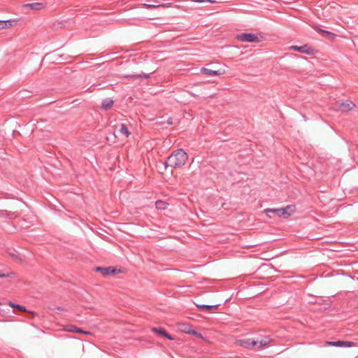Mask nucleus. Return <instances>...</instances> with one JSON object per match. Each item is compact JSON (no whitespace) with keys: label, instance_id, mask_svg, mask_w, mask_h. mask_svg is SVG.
Segmentation results:
<instances>
[{"label":"nucleus","instance_id":"nucleus-1","mask_svg":"<svg viewBox=\"0 0 358 358\" xmlns=\"http://www.w3.org/2000/svg\"><path fill=\"white\" fill-rule=\"evenodd\" d=\"M188 159L187 154L182 149L173 152L168 158L166 166L178 169L183 166Z\"/></svg>","mask_w":358,"mask_h":358},{"label":"nucleus","instance_id":"nucleus-2","mask_svg":"<svg viewBox=\"0 0 358 358\" xmlns=\"http://www.w3.org/2000/svg\"><path fill=\"white\" fill-rule=\"evenodd\" d=\"M266 213L269 212L275 213L279 217L288 218L296 212L294 205H289L282 208H267L264 210Z\"/></svg>","mask_w":358,"mask_h":358},{"label":"nucleus","instance_id":"nucleus-3","mask_svg":"<svg viewBox=\"0 0 358 358\" xmlns=\"http://www.w3.org/2000/svg\"><path fill=\"white\" fill-rule=\"evenodd\" d=\"M236 38L242 42L259 43L262 41V37L254 34L245 33L238 35Z\"/></svg>","mask_w":358,"mask_h":358},{"label":"nucleus","instance_id":"nucleus-4","mask_svg":"<svg viewBox=\"0 0 358 358\" xmlns=\"http://www.w3.org/2000/svg\"><path fill=\"white\" fill-rule=\"evenodd\" d=\"M236 345L247 349H255L258 342L250 338L239 339L236 341Z\"/></svg>","mask_w":358,"mask_h":358},{"label":"nucleus","instance_id":"nucleus-5","mask_svg":"<svg viewBox=\"0 0 358 358\" xmlns=\"http://www.w3.org/2000/svg\"><path fill=\"white\" fill-rule=\"evenodd\" d=\"M336 104L338 110L343 113L349 112L353 110L355 107V104L350 100L342 102H337Z\"/></svg>","mask_w":358,"mask_h":358},{"label":"nucleus","instance_id":"nucleus-6","mask_svg":"<svg viewBox=\"0 0 358 358\" xmlns=\"http://www.w3.org/2000/svg\"><path fill=\"white\" fill-rule=\"evenodd\" d=\"M324 346H335V347H354L355 343L351 341H326Z\"/></svg>","mask_w":358,"mask_h":358},{"label":"nucleus","instance_id":"nucleus-7","mask_svg":"<svg viewBox=\"0 0 358 358\" xmlns=\"http://www.w3.org/2000/svg\"><path fill=\"white\" fill-rule=\"evenodd\" d=\"M289 49L298 51L299 52L306 53L307 55H313L315 52V50L313 48L309 47L308 45H304L302 46L292 45Z\"/></svg>","mask_w":358,"mask_h":358},{"label":"nucleus","instance_id":"nucleus-8","mask_svg":"<svg viewBox=\"0 0 358 358\" xmlns=\"http://www.w3.org/2000/svg\"><path fill=\"white\" fill-rule=\"evenodd\" d=\"M15 20H0V30L7 29L13 27L17 24Z\"/></svg>","mask_w":358,"mask_h":358},{"label":"nucleus","instance_id":"nucleus-9","mask_svg":"<svg viewBox=\"0 0 358 358\" xmlns=\"http://www.w3.org/2000/svg\"><path fill=\"white\" fill-rule=\"evenodd\" d=\"M196 307L201 310H207V311H213V310H215L217 309V308L219 307L220 304H214V305H204V304H202V303H196Z\"/></svg>","mask_w":358,"mask_h":358},{"label":"nucleus","instance_id":"nucleus-10","mask_svg":"<svg viewBox=\"0 0 358 358\" xmlns=\"http://www.w3.org/2000/svg\"><path fill=\"white\" fill-rule=\"evenodd\" d=\"M201 72L208 76H219L223 74L224 71L222 69L212 70L207 68H202Z\"/></svg>","mask_w":358,"mask_h":358},{"label":"nucleus","instance_id":"nucleus-11","mask_svg":"<svg viewBox=\"0 0 358 358\" xmlns=\"http://www.w3.org/2000/svg\"><path fill=\"white\" fill-rule=\"evenodd\" d=\"M64 330L65 331H69V332L74 331V332H77V333H79V334H85V335L91 334V333L90 331H83L81 329L77 328L76 327H75L73 325L66 326L64 328Z\"/></svg>","mask_w":358,"mask_h":358},{"label":"nucleus","instance_id":"nucleus-12","mask_svg":"<svg viewBox=\"0 0 358 358\" xmlns=\"http://www.w3.org/2000/svg\"><path fill=\"white\" fill-rule=\"evenodd\" d=\"M178 328L181 331L189 334H196V331L192 329V327L187 324L180 323L178 324Z\"/></svg>","mask_w":358,"mask_h":358},{"label":"nucleus","instance_id":"nucleus-13","mask_svg":"<svg viewBox=\"0 0 358 358\" xmlns=\"http://www.w3.org/2000/svg\"><path fill=\"white\" fill-rule=\"evenodd\" d=\"M25 7L29 8L34 10H40L45 7V5L42 3L36 2L32 3H28L24 5Z\"/></svg>","mask_w":358,"mask_h":358},{"label":"nucleus","instance_id":"nucleus-14","mask_svg":"<svg viewBox=\"0 0 358 358\" xmlns=\"http://www.w3.org/2000/svg\"><path fill=\"white\" fill-rule=\"evenodd\" d=\"M113 103H114V101L111 99H110V98L105 99L102 101L101 108L105 110H109L110 108H111Z\"/></svg>","mask_w":358,"mask_h":358},{"label":"nucleus","instance_id":"nucleus-15","mask_svg":"<svg viewBox=\"0 0 358 358\" xmlns=\"http://www.w3.org/2000/svg\"><path fill=\"white\" fill-rule=\"evenodd\" d=\"M314 29L319 33L324 34L325 36L328 37L331 40H334L335 38L336 35L331 32L322 29L318 27H314Z\"/></svg>","mask_w":358,"mask_h":358},{"label":"nucleus","instance_id":"nucleus-16","mask_svg":"<svg viewBox=\"0 0 358 358\" xmlns=\"http://www.w3.org/2000/svg\"><path fill=\"white\" fill-rule=\"evenodd\" d=\"M97 271H101L104 275H108L115 273V269L112 267L101 268L98 267Z\"/></svg>","mask_w":358,"mask_h":358},{"label":"nucleus","instance_id":"nucleus-17","mask_svg":"<svg viewBox=\"0 0 358 358\" xmlns=\"http://www.w3.org/2000/svg\"><path fill=\"white\" fill-rule=\"evenodd\" d=\"M119 134L124 136L125 138H127L130 135V131H129L127 127L122 124L120 125V128L119 129Z\"/></svg>","mask_w":358,"mask_h":358},{"label":"nucleus","instance_id":"nucleus-18","mask_svg":"<svg viewBox=\"0 0 358 358\" xmlns=\"http://www.w3.org/2000/svg\"><path fill=\"white\" fill-rule=\"evenodd\" d=\"M152 331L162 335V336H164V337L167 338L168 339H170V340H173V338L169 335L164 330H163L162 329H157V328H153L152 329Z\"/></svg>","mask_w":358,"mask_h":358},{"label":"nucleus","instance_id":"nucleus-19","mask_svg":"<svg viewBox=\"0 0 358 358\" xmlns=\"http://www.w3.org/2000/svg\"><path fill=\"white\" fill-rule=\"evenodd\" d=\"M257 342H258V345H256L255 348L261 349L263 346L267 345L269 343L270 341L265 338V339H262L260 341H257Z\"/></svg>","mask_w":358,"mask_h":358},{"label":"nucleus","instance_id":"nucleus-20","mask_svg":"<svg viewBox=\"0 0 358 358\" xmlns=\"http://www.w3.org/2000/svg\"><path fill=\"white\" fill-rule=\"evenodd\" d=\"M8 305H9L10 307H12V308H16V309H17V310H20V311H22V312H27V309H26V308H25V307H24V306H20V305L14 304V303H12V302H10V303H8Z\"/></svg>","mask_w":358,"mask_h":358},{"label":"nucleus","instance_id":"nucleus-21","mask_svg":"<svg viewBox=\"0 0 358 358\" xmlns=\"http://www.w3.org/2000/svg\"><path fill=\"white\" fill-rule=\"evenodd\" d=\"M156 207L158 209H163V210H164L167 207V203L164 202V201H157L156 202Z\"/></svg>","mask_w":358,"mask_h":358},{"label":"nucleus","instance_id":"nucleus-22","mask_svg":"<svg viewBox=\"0 0 358 358\" xmlns=\"http://www.w3.org/2000/svg\"><path fill=\"white\" fill-rule=\"evenodd\" d=\"M17 276V273L15 272H10L6 274V278H15Z\"/></svg>","mask_w":358,"mask_h":358},{"label":"nucleus","instance_id":"nucleus-23","mask_svg":"<svg viewBox=\"0 0 358 358\" xmlns=\"http://www.w3.org/2000/svg\"><path fill=\"white\" fill-rule=\"evenodd\" d=\"M193 1H195V2H199V3H201V2H215V1H212V0H192Z\"/></svg>","mask_w":358,"mask_h":358},{"label":"nucleus","instance_id":"nucleus-24","mask_svg":"<svg viewBox=\"0 0 358 358\" xmlns=\"http://www.w3.org/2000/svg\"><path fill=\"white\" fill-rule=\"evenodd\" d=\"M194 335L200 338L204 339V338L202 336V335L201 334L197 333L196 331V334H194Z\"/></svg>","mask_w":358,"mask_h":358},{"label":"nucleus","instance_id":"nucleus-25","mask_svg":"<svg viewBox=\"0 0 358 358\" xmlns=\"http://www.w3.org/2000/svg\"><path fill=\"white\" fill-rule=\"evenodd\" d=\"M147 8H155L157 7V6L155 5H150V4H144Z\"/></svg>","mask_w":358,"mask_h":358},{"label":"nucleus","instance_id":"nucleus-26","mask_svg":"<svg viewBox=\"0 0 358 358\" xmlns=\"http://www.w3.org/2000/svg\"><path fill=\"white\" fill-rule=\"evenodd\" d=\"M0 278H6V273H2L0 272Z\"/></svg>","mask_w":358,"mask_h":358},{"label":"nucleus","instance_id":"nucleus-27","mask_svg":"<svg viewBox=\"0 0 358 358\" xmlns=\"http://www.w3.org/2000/svg\"><path fill=\"white\" fill-rule=\"evenodd\" d=\"M143 77L144 78H148V75H144Z\"/></svg>","mask_w":358,"mask_h":358}]
</instances>
